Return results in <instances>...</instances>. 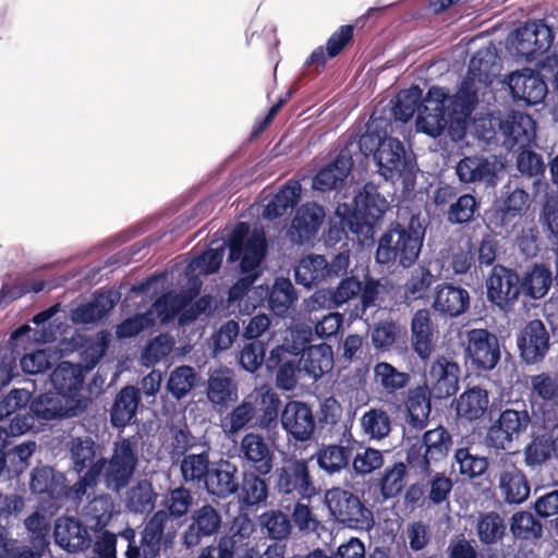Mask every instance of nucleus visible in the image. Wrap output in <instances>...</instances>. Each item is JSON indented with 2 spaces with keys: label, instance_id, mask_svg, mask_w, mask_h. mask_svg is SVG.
<instances>
[{
  "label": "nucleus",
  "instance_id": "nucleus-1",
  "mask_svg": "<svg viewBox=\"0 0 558 558\" xmlns=\"http://www.w3.org/2000/svg\"><path fill=\"white\" fill-rule=\"evenodd\" d=\"M490 81V65L478 52L471 59L468 75L454 96L441 87L429 88L416 119L417 131L437 137L448 129L452 140L461 138L477 102V92Z\"/></svg>",
  "mask_w": 558,
  "mask_h": 558
},
{
  "label": "nucleus",
  "instance_id": "nucleus-2",
  "mask_svg": "<svg viewBox=\"0 0 558 558\" xmlns=\"http://www.w3.org/2000/svg\"><path fill=\"white\" fill-rule=\"evenodd\" d=\"M228 244L229 260L240 262V269L244 275L229 291V301L234 302L256 280L258 267L266 253V239L262 230H251L247 223L240 222L230 234Z\"/></svg>",
  "mask_w": 558,
  "mask_h": 558
},
{
  "label": "nucleus",
  "instance_id": "nucleus-3",
  "mask_svg": "<svg viewBox=\"0 0 558 558\" xmlns=\"http://www.w3.org/2000/svg\"><path fill=\"white\" fill-rule=\"evenodd\" d=\"M424 232L413 227L396 225L379 239L376 262L379 264H399L404 268L412 266L422 250Z\"/></svg>",
  "mask_w": 558,
  "mask_h": 558
},
{
  "label": "nucleus",
  "instance_id": "nucleus-4",
  "mask_svg": "<svg viewBox=\"0 0 558 558\" xmlns=\"http://www.w3.org/2000/svg\"><path fill=\"white\" fill-rule=\"evenodd\" d=\"M531 415L523 402H514L512 408L502 410L490 424L485 436V445L496 450H510L527 432Z\"/></svg>",
  "mask_w": 558,
  "mask_h": 558
},
{
  "label": "nucleus",
  "instance_id": "nucleus-5",
  "mask_svg": "<svg viewBox=\"0 0 558 558\" xmlns=\"http://www.w3.org/2000/svg\"><path fill=\"white\" fill-rule=\"evenodd\" d=\"M325 504L337 521L351 529H369L373 524L372 512L362 505L357 496L347 489H328L325 494Z\"/></svg>",
  "mask_w": 558,
  "mask_h": 558
},
{
  "label": "nucleus",
  "instance_id": "nucleus-6",
  "mask_svg": "<svg viewBox=\"0 0 558 558\" xmlns=\"http://www.w3.org/2000/svg\"><path fill=\"white\" fill-rule=\"evenodd\" d=\"M138 461L137 442L129 438H121L113 444L110 460L101 476L108 488L119 492L130 482Z\"/></svg>",
  "mask_w": 558,
  "mask_h": 558
},
{
  "label": "nucleus",
  "instance_id": "nucleus-7",
  "mask_svg": "<svg viewBox=\"0 0 558 558\" xmlns=\"http://www.w3.org/2000/svg\"><path fill=\"white\" fill-rule=\"evenodd\" d=\"M168 513L163 510L157 511L145 524L142 532L141 544L136 545V533L133 529H125L119 533L121 541L126 544V558H155L160 550Z\"/></svg>",
  "mask_w": 558,
  "mask_h": 558
},
{
  "label": "nucleus",
  "instance_id": "nucleus-8",
  "mask_svg": "<svg viewBox=\"0 0 558 558\" xmlns=\"http://www.w3.org/2000/svg\"><path fill=\"white\" fill-rule=\"evenodd\" d=\"M182 308H184V300H179L178 296H174L173 292H169L158 299L147 313L135 315L118 325L116 329L117 337H134L142 330L153 326L157 319L160 323H167Z\"/></svg>",
  "mask_w": 558,
  "mask_h": 558
},
{
  "label": "nucleus",
  "instance_id": "nucleus-9",
  "mask_svg": "<svg viewBox=\"0 0 558 558\" xmlns=\"http://www.w3.org/2000/svg\"><path fill=\"white\" fill-rule=\"evenodd\" d=\"M553 40L554 35L550 27L543 21H533L515 31L511 45L518 56L532 61L538 54L547 51Z\"/></svg>",
  "mask_w": 558,
  "mask_h": 558
},
{
  "label": "nucleus",
  "instance_id": "nucleus-10",
  "mask_svg": "<svg viewBox=\"0 0 558 558\" xmlns=\"http://www.w3.org/2000/svg\"><path fill=\"white\" fill-rule=\"evenodd\" d=\"M460 366L445 357H437L425 374V385L429 395L444 399L454 395L459 388Z\"/></svg>",
  "mask_w": 558,
  "mask_h": 558
},
{
  "label": "nucleus",
  "instance_id": "nucleus-11",
  "mask_svg": "<svg viewBox=\"0 0 558 558\" xmlns=\"http://www.w3.org/2000/svg\"><path fill=\"white\" fill-rule=\"evenodd\" d=\"M465 338V354L472 364L481 369H493L500 359L497 337L486 329H471Z\"/></svg>",
  "mask_w": 558,
  "mask_h": 558
},
{
  "label": "nucleus",
  "instance_id": "nucleus-12",
  "mask_svg": "<svg viewBox=\"0 0 558 558\" xmlns=\"http://www.w3.org/2000/svg\"><path fill=\"white\" fill-rule=\"evenodd\" d=\"M451 445V436L441 426L427 430L418 449L413 446L408 453L410 464L427 470L429 465L445 458Z\"/></svg>",
  "mask_w": 558,
  "mask_h": 558
},
{
  "label": "nucleus",
  "instance_id": "nucleus-13",
  "mask_svg": "<svg viewBox=\"0 0 558 558\" xmlns=\"http://www.w3.org/2000/svg\"><path fill=\"white\" fill-rule=\"evenodd\" d=\"M277 488L284 495L311 498L316 489L310 477L308 465L304 460H293L277 469Z\"/></svg>",
  "mask_w": 558,
  "mask_h": 558
},
{
  "label": "nucleus",
  "instance_id": "nucleus-14",
  "mask_svg": "<svg viewBox=\"0 0 558 558\" xmlns=\"http://www.w3.org/2000/svg\"><path fill=\"white\" fill-rule=\"evenodd\" d=\"M223 256V246L209 248L187 265L185 269V276L187 278L186 289H183L179 294L174 293V296H178L179 300H184V307L199 293L202 282L198 276L216 272L222 263Z\"/></svg>",
  "mask_w": 558,
  "mask_h": 558
},
{
  "label": "nucleus",
  "instance_id": "nucleus-15",
  "mask_svg": "<svg viewBox=\"0 0 558 558\" xmlns=\"http://www.w3.org/2000/svg\"><path fill=\"white\" fill-rule=\"evenodd\" d=\"M486 287L488 300L501 308L512 304L520 294L519 276L500 265L493 268Z\"/></svg>",
  "mask_w": 558,
  "mask_h": 558
},
{
  "label": "nucleus",
  "instance_id": "nucleus-16",
  "mask_svg": "<svg viewBox=\"0 0 558 558\" xmlns=\"http://www.w3.org/2000/svg\"><path fill=\"white\" fill-rule=\"evenodd\" d=\"M280 422L286 433L296 441H307L314 433L313 412L301 401H289L281 412Z\"/></svg>",
  "mask_w": 558,
  "mask_h": 558
},
{
  "label": "nucleus",
  "instance_id": "nucleus-17",
  "mask_svg": "<svg viewBox=\"0 0 558 558\" xmlns=\"http://www.w3.org/2000/svg\"><path fill=\"white\" fill-rule=\"evenodd\" d=\"M31 410L36 417L51 421L75 416L84 408L75 397L65 398L63 395L50 391L36 398L31 404Z\"/></svg>",
  "mask_w": 558,
  "mask_h": 558
},
{
  "label": "nucleus",
  "instance_id": "nucleus-18",
  "mask_svg": "<svg viewBox=\"0 0 558 558\" xmlns=\"http://www.w3.org/2000/svg\"><path fill=\"white\" fill-rule=\"evenodd\" d=\"M500 130L505 136L504 144L508 148L518 146L525 148L535 138V122L526 113L521 111L510 112L501 122Z\"/></svg>",
  "mask_w": 558,
  "mask_h": 558
},
{
  "label": "nucleus",
  "instance_id": "nucleus-19",
  "mask_svg": "<svg viewBox=\"0 0 558 558\" xmlns=\"http://www.w3.org/2000/svg\"><path fill=\"white\" fill-rule=\"evenodd\" d=\"M518 347L522 359L529 364L544 357L549 348V336L544 324L538 319L530 322L518 337Z\"/></svg>",
  "mask_w": 558,
  "mask_h": 558
},
{
  "label": "nucleus",
  "instance_id": "nucleus-20",
  "mask_svg": "<svg viewBox=\"0 0 558 558\" xmlns=\"http://www.w3.org/2000/svg\"><path fill=\"white\" fill-rule=\"evenodd\" d=\"M508 85L514 98L531 105L541 102L547 94L545 82L531 69L510 74Z\"/></svg>",
  "mask_w": 558,
  "mask_h": 558
},
{
  "label": "nucleus",
  "instance_id": "nucleus-21",
  "mask_svg": "<svg viewBox=\"0 0 558 558\" xmlns=\"http://www.w3.org/2000/svg\"><path fill=\"white\" fill-rule=\"evenodd\" d=\"M324 218L325 211L317 204L308 203L301 206L288 232L291 241L298 244L310 241L317 233Z\"/></svg>",
  "mask_w": 558,
  "mask_h": 558
},
{
  "label": "nucleus",
  "instance_id": "nucleus-22",
  "mask_svg": "<svg viewBox=\"0 0 558 558\" xmlns=\"http://www.w3.org/2000/svg\"><path fill=\"white\" fill-rule=\"evenodd\" d=\"M437 329L434 326L428 310H420L412 317L411 342L414 352L427 360L435 350Z\"/></svg>",
  "mask_w": 558,
  "mask_h": 558
},
{
  "label": "nucleus",
  "instance_id": "nucleus-23",
  "mask_svg": "<svg viewBox=\"0 0 558 558\" xmlns=\"http://www.w3.org/2000/svg\"><path fill=\"white\" fill-rule=\"evenodd\" d=\"M470 306V294L461 288L450 283L438 284L435 288L433 308L449 317H458L465 313Z\"/></svg>",
  "mask_w": 558,
  "mask_h": 558
},
{
  "label": "nucleus",
  "instance_id": "nucleus-24",
  "mask_svg": "<svg viewBox=\"0 0 558 558\" xmlns=\"http://www.w3.org/2000/svg\"><path fill=\"white\" fill-rule=\"evenodd\" d=\"M56 543L70 553L83 550L90 544L88 531L76 519L59 518L54 525Z\"/></svg>",
  "mask_w": 558,
  "mask_h": 558
},
{
  "label": "nucleus",
  "instance_id": "nucleus-25",
  "mask_svg": "<svg viewBox=\"0 0 558 558\" xmlns=\"http://www.w3.org/2000/svg\"><path fill=\"white\" fill-rule=\"evenodd\" d=\"M29 487L34 494L47 495L50 499L60 500L66 494V478L63 473L41 465L32 471Z\"/></svg>",
  "mask_w": 558,
  "mask_h": 558
},
{
  "label": "nucleus",
  "instance_id": "nucleus-26",
  "mask_svg": "<svg viewBox=\"0 0 558 558\" xmlns=\"http://www.w3.org/2000/svg\"><path fill=\"white\" fill-rule=\"evenodd\" d=\"M374 159L378 166L379 173L386 179H393L400 173L405 160L403 144L393 137H385L381 146L376 150Z\"/></svg>",
  "mask_w": 558,
  "mask_h": 558
},
{
  "label": "nucleus",
  "instance_id": "nucleus-27",
  "mask_svg": "<svg viewBox=\"0 0 558 558\" xmlns=\"http://www.w3.org/2000/svg\"><path fill=\"white\" fill-rule=\"evenodd\" d=\"M248 401L255 408V417L262 428H268L278 417L279 397L268 385L256 387L248 393Z\"/></svg>",
  "mask_w": 558,
  "mask_h": 558
},
{
  "label": "nucleus",
  "instance_id": "nucleus-28",
  "mask_svg": "<svg viewBox=\"0 0 558 558\" xmlns=\"http://www.w3.org/2000/svg\"><path fill=\"white\" fill-rule=\"evenodd\" d=\"M51 383L54 392L63 395L65 398L75 397L81 407L85 408V402L81 390L83 386V376L81 369L69 362H62L51 374Z\"/></svg>",
  "mask_w": 558,
  "mask_h": 558
},
{
  "label": "nucleus",
  "instance_id": "nucleus-29",
  "mask_svg": "<svg viewBox=\"0 0 558 558\" xmlns=\"http://www.w3.org/2000/svg\"><path fill=\"white\" fill-rule=\"evenodd\" d=\"M236 466L228 461H220L210 468L204 484L207 492L220 498L232 495L239 486Z\"/></svg>",
  "mask_w": 558,
  "mask_h": 558
},
{
  "label": "nucleus",
  "instance_id": "nucleus-30",
  "mask_svg": "<svg viewBox=\"0 0 558 558\" xmlns=\"http://www.w3.org/2000/svg\"><path fill=\"white\" fill-rule=\"evenodd\" d=\"M120 296L116 291H104L95 295L93 301L76 307L72 320L76 324L94 323L106 316L118 303Z\"/></svg>",
  "mask_w": 558,
  "mask_h": 558
},
{
  "label": "nucleus",
  "instance_id": "nucleus-31",
  "mask_svg": "<svg viewBox=\"0 0 558 558\" xmlns=\"http://www.w3.org/2000/svg\"><path fill=\"white\" fill-rule=\"evenodd\" d=\"M221 524L219 513L211 506L206 505L193 515V522L184 535L185 544L191 547L198 544L202 536L215 534Z\"/></svg>",
  "mask_w": 558,
  "mask_h": 558
},
{
  "label": "nucleus",
  "instance_id": "nucleus-32",
  "mask_svg": "<svg viewBox=\"0 0 558 558\" xmlns=\"http://www.w3.org/2000/svg\"><path fill=\"white\" fill-rule=\"evenodd\" d=\"M240 451L243 458L255 465L259 474L266 475L271 471V453L262 436L254 433L246 434L241 440Z\"/></svg>",
  "mask_w": 558,
  "mask_h": 558
},
{
  "label": "nucleus",
  "instance_id": "nucleus-33",
  "mask_svg": "<svg viewBox=\"0 0 558 558\" xmlns=\"http://www.w3.org/2000/svg\"><path fill=\"white\" fill-rule=\"evenodd\" d=\"M208 400L217 405H225L238 398V387L233 381V374L229 368L214 371L208 378Z\"/></svg>",
  "mask_w": 558,
  "mask_h": 558
},
{
  "label": "nucleus",
  "instance_id": "nucleus-34",
  "mask_svg": "<svg viewBox=\"0 0 558 558\" xmlns=\"http://www.w3.org/2000/svg\"><path fill=\"white\" fill-rule=\"evenodd\" d=\"M489 407L487 390L472 387L462 392L456 400L458 416L468 421H475L484 416Z\"/></svg>",
  "mask_w": 558,
  "mask_h": 558
},
{
  "label": "nucleus",
  "instance_id": "nucleus-35",
  "mask_svg": "<svg viewBox=\"0 0 558 558\" xmlns=\"http://www.w3.org/2000/svg\"><path fill=\"white\" fill-rule=\"evenodd\" d=\"M140 403V392L133 386L124 387L117 396L110 411L111 424L124 427L132 422Z\"/></svg>",
  "mask_w": 558,
  "mask_h": 558
},
{
  "label": "nucleus",
  "instance_id": "nucleus-36",
  "mask_svg": "<svg viewBox=\"0 0 558 558\" xmlns=\"http://www.w3.org/2000/svg\"><path fill=\"white\" fill-rule=\"evenodd\" d=\"M499 489L507 504H521L530 495L529 483L515 466H510L500 473Z\"/></svg>",
  "mask_w": 558,
  "mask_h": 558
},
{
  "label": "nucleus",
  "instance_id": "nucleus-37",
  "mask_svg": "<svg viewBox=\"0 0 558 558\" xmlns=\"http://www.w3.org/2000/svg\"><path fill=\"white\" fill-rule=\"evenodd\" d=\"M531 399L544 408L558 410V376L542 373L530 378Z\"/></svg>",
  "mask_w": 558,
  "mask_h": 558
},
{
  "label": "nucleus",
  "instance_id": "nucleus-38",
  "mask_svg": "<svg viewBox=\"0 0 558 558\" xmlns=\"http://www.w3.org/2000/svg\"><path fill=\"white\" fill-rule=\"evenodd\" d=\"M295 280L306 288L327 281L329 278L327 259L323 255L303 257L295 267Z\"/></svg>",
  "mask_w": 558,
  "mask_h": 558
},
{
  "label": "nucleus",
  "instance_id": "nucleus-39",
  "mask_svg": "<svg viewBox=\"0 0 558 558\" xmlns=\"http://www.w3.org/2000/svg\"><path fill=\"white\" fill-rule=\"evenodd\" d=\"M495 168L494 162L480 156H473L461 159L456 171L460 181L464 183L490 182L495 177Z\"/></svg>",
  "mask_w": 558,
  "mask_h": 558
},
{
  "label": "nucleus",
  "instance_id": "nucleus-40",
  "mask_svg": "<svg viewBox=\"0 0 558 558\" xmlns=\"http://www.w3.org/2000/svg\"><path fill=\"white\" fill-rule=\"evenodd\" d=\"M303 369L313 378L318 379L333 366V354L326 343L311 345L302 356Z\"/></svg>",
  "mask_w": 558,
  "mask_h": 558
},
{
  "label": "nucleus",
  "instance_id": "nucleus-41",
  "mask_svg": "<svg viewBox=\"0 0 558 558\" xmlns=\"http://www.w3.org/2000/svg\"><path fill=\"white\" fill-rule=\"evenodd\" d=\"M355 210L373 223L381 218L388 210L389 203L385 196L380 195L374 186L366 185L354 197Z\"/></svg>",
  "mask_w": 558,
  "mask_h": 558
},
{
  "label": "nucleus",
  "instance_id": "nucleus-42",
  "mask_svg": "<svg viewBox=\"0 0 558 558\" xmlns=\"http://www.w3.org/2000/svg\"><path fill=\"white\" fill-rule=\"evenodd\" d=\"M351 159L344 155L338 156L332 163L322 169L313 181V187L318 191H330L337 187L349 174Z\"/></svg>",
  "mask_w": 558,
  "mask_h": 558
},
{
  "label": "nucleus",
  "instance_id": "nucleus-43",
  "mask_svg": "<svg viewBox=\"0 0 558 558\" xmlns=\"http://www.w3.org/2000/svg\"><path fill=\"white\" fill-rule=\"evenodd\" d=\"M210 468L209 454L207 451L185 454L180 463L183 481L195 486L205 484Z\"/></svg>",
  "mask_w": 558,
  "mask_h": 558
},
{
  "label": "nucleus",
  "instance_id": "nucleus-44",
  "mask_svg": "<svg viewBox=\"0 0 558 558\" xmlns=\"http://www.w3.org/2000/svg\"><path fill=\"white\" fill-rule=\"evenodd\" d=\"M429 390L420 386L410 391L407 408L409 423L412 427L422 429L426 426L430 414Z\"/></svg>",
  "mask_w": 558,
  "mask_h": 558
},
{
  "label": "nucleus",
  "instance_id": "nucleus-45",
  "mask_svg": "<svg viewBox=\"0 0 558 558\" xmlns=\"http://www.w3.org/2000/svg\"><path fill=\"white\" fill-rule=\"evenodd\" d=\"M301 195V184L296 181H289L271 201L267 203L264 209V217L275 219L287 213L299 201Z\"/></svg>",
  "mask_w": 558,
  "mask_h": 558
},
{
  "label": "nucleus",
  "instance_id": "nucleus-46",
  "mask_svg": "<svg viewBox=\"0 0 558 558\" xmlns=\"http://www.w3.org/2000/svg\"><path fill=\"white\" fill-rule=\"evenodd\" d=\"M410 375L398 371L388 362H378L374 366V380L387 393H395L408 386Z\"/></svg>",
  "mask_w": 558,
  "mask_h": 558
},
{
  "label": "nucleus",
  "instance_id": "nucleus-47",
  "mask_svg": "<svg viewBox=\"0 0 558 558\" xmlns=\"http://www.w3.org/2000/svg\"><path fill=\"white\" fill-rule=\"evenodd\" d=\"M269 306L278 316H284L296 301V293L292 282L286 278H277L271 291L268 293Z\"/></svg>",
  "mask_w": 558,
  "mask_h": 558
},
{
  "label": "nucleus",
  "instance_id": "nucleus-48",
  "mask_svg": "<svg viewBox=\"0 0 558 558\" xmlns=\"http://www.w3.org/2000/svg\"><path fill=\"white\" fill-rule=\"evenodd\" d=\"M551 281L550 270L544 265H535L522 278L520 289L533 299H541L547 293Z\"/></svg>",
  "mask_w": 558,
  "mask_h": 558
},
{
  "label": "nucleus",
  "instance_id": "nucleus-49",
  "mask_svg": "<svg viewBox=\"0 0 558 558\" xmlns=\"http://www.w3.org/2000/svg\"><path fill=\"white\" fill-rule=\"evenodd\" d=\"M156 501V494L153 485L147 481L138 482L126 495V507L135 513H143L153 510Z\"/></svg>",
  "mask_w": 558,
  "mask_h": 558
},
{
  "label": "nucleus",
  "instance_id": "nucleus-50",
  "mask_svg": "<svg viewBox=\"0 0 558 558\" xmlns=\"http://www.w3.org/2000/svg\"><path fill=\"white\" fill-rule=\"evenodd\" d=\"M196 378L197 374L192 366L182 365L170 373L167 388L175 399H181L193 389Z\"/></svg>",
  "mask_w": 558,
  "mask_h": 558
},
{
  "label": "nucleus",
  "instance_id": "nucleus-51",
  "mask_svg": "<svg viewBox=\"0 0 558 558\" xmlns=\"http://www.w3.org/2000/svg\"><path fill=\"white\" fill-rule=\"evenodd\" d=\"M70 458L76 472L94 464L95 459V441L89 437H76L69 445Z\"/></svg>",
  "mask_w": 558,
  "mask_h": 558
},
{
  "label": "nucleus",
  "instance_id": "nucleus-52",
  "mask_svg": "<svg viewBox=\"0 0 558 558\" xmlns=\"http://www.w3.org/2000/svg\"><path fill=\"white\" fill-rule=\"evenodd\" d=\"M362 429L372 439H383L390 433V418L383 410L372 409L361 418Z\"/></svg>",
  "mask_w": 558,
  "mask_h": 558
},
{
  "label": "nucleus",
  "instance_id": "nucleus-53",
  "mask_svg": "<svg viewBox=\"0 0 558 558\" xmlns=\"http://www.w3.org/2000/svg\"><path fill=\"white\" fill-rule=\"evenodd\" d=\"M477 534L484 544H495L505 534L506 525L504 519L496 512L482 514L477 522Z\"/></svg>",
  "mask_w": 558,
  "mask_h": 558
},
{
  "label": "nucleus",
  "instance_id": "nucleus-54",
  "mask_svg": "<svg viewBox=\"0 0 558 558\" xmlns=\"http://www.w3.org/2000/svg\"><path fill=\"white\" fill-rule=\"evenodd\" d=\"M422 99V90L417 86H413L409 89L401 90L396 98L392 111L397 120L407 122L409 121L415 110L417 109L418 102Z\"/></svg>",
  "mask_w": 558,
  "mask_h": 558
},
{
  "label": "nucleus",
  "instance_id": "nucleus-55",
  "mask_svg": "<svg viewBox=\"0 0 558 558\" xmlns=\"http://www.w3.org/2000/svg\"><path fill=\"white\" fill-rule=\"evenodd\" d=\"M511 533L517 538L537 539L542 536V525L531 512H517L511 518Z\"/></svg>",
  "mask_w": 558,
  "mask_h": 558
},
{
  "label": "nucleus",
  "instance_id": "nucleus-56",
  "mask_svg": "<svg viewBox=\"0 0 558 558\" xmlns=\"http://www.w3.org/2000/svg\"><path fill=\"white\" fill-rule=\"evenodd\" d=\"M524 456L525 462L530 466L539 465L551 457L556 459V449L550 434L534 438L525 448Z\"/></svg>",
  "mask_w": 558,
  "mask_h": 558
},
{
  "label": "nucleus",
  "instance_id": "nucleus-57",
  "mask_svg": "<svg viewBox=\"0 0 558 558\" xmlns=\"http://www.w3.org/2000/svg\"><path fill=\"white\" fill-rule=\"evenodd\" d=\"M348 451L342 446H326L317 453L318 465L329 474L339 472L348 465Z\"/></svg>",
  "mask_w": 558,
  "mask_h": 558
},
{
  "label": "nucleus",
  "instance_id": "nucleus-58",
  "mask_svg": "<svg viewBox=\"0 0 558 558\" xmlns=\"http://www.w3.org/2000/svg\"><path fill=\"white\" fill-rule=\"evenodd\" d=\"M454 460L459 472L470 478L484 474L488 466L485 457L473 454L468 448L458 449L454 454Z\"/></svg>",
  "mask_w": 558,
  "mask_h": 558
},
{
  "label": "nucleus",
  "instance_id": "nucleus-59",
  "mask_svg": "<svg viewBox=\"0 0 558 558\" xmlns=\"http://www.w3.org/2000/svg\"><path fill=\"white\" fill-rule=\"evenodd\" d=\"M193 504L191 492L184 487L170 490L163 499V506L168 510V517L181 518L189 512Z\"/></svg>",
  "mask_w": 558,
  "mask_h": 558
},
{
  "label": "nucleus",
  "instance_id": "nucleus-60",
  "mask_svg": "<svg viewBox=\"0 0 558 558\" xmlns=\"http://www.w3.org/2000/svg\"><path fill=\"white\" fill-rule=\"evenodd\" d=\"M105 466L106 459L104 458L94 462L83 478L75 483L71 488L66 486V494L63 497L71 498L73 500L81 499L84 495L87 494V489L97 483L104 472Z\"/></svg>",
  "mask_w": 558,
  "mask_h": 558
},
{
  "label": "nucleus",
  "instance_id": "nucleus-61",
  "mask_svg": "<svg viewBox=\"0 0 558 558\" xmlns=\"http://www.w3.org/2000/svg\"><path fill=\"white\" fill-rule=\"evenodd\" d=\"M110 341V335L107 331H99L88 338L84 344L82 353L87 368H93L104 356Z\"/></svg>",
  "mask_w": 558,
  "mask_h": 558
},
{
  "label": "nucleus",
  "instance_id": "nucleus-62",
  "mask_svg": "<svg viewBox=\"0 0 558 558\" xmlns=\"http://www.w3.org/2000/svg\"><path fill=\"white\" fill-rule=\"evenodd\" d=\"M174 345L171 337L160 335L151 340L142 354L143 364L151 366L166 357Z\"/></svg>",
  "mask_w": 558,
  "mask_h": 558
},
{
  "label": "nucleus",
  "instance_id": "nucleus-63",
  "mask_svg": "<svg viewBox=\"0 0 558 558\" xmlns=\"http://www.w3.org/2000/svg\"><path fill=\"white\" fill-rule=\"evenodd\" d=\"M384 464V457L381 451L374 448H365L357 451L352 466L356 474L366 475L375 470L381 468Z\"/></svg>",
  "mask_w": 558,
  "mask_h": 558
},
{
  "label": "nucleus",
  "instance_id": "nucleus-64",
  "mask_svg": "<svg viewBox=\"0 0 558 558\" xmlns=\"http://www.w3.org/2000/svg\"><path fill=\"white\" fill-rule=\"evenodd\" d=\"M539 221L548 242L558 250V201H548L544 205Z\"/></svg>",
  "mask_w": 558,
  "mask_h": 558
}]
</instances>
